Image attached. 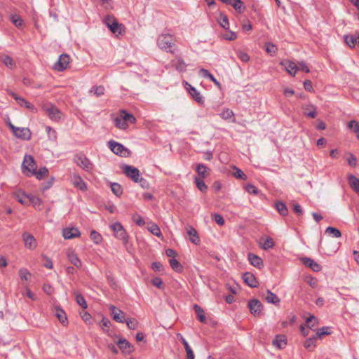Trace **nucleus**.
<instances>
[{"mask_svg": "<svg viewBox=\"0 0 359 359\" xmlns=\"http://www.w3.org/2000/svg\"><path fill=\"white\" fill-rule=\"evenodd\" d=\"M122 170L123 173L135 182H138L143 180L140 177V170L137 168L128 165H124L122 166Z\"/></svg>", "mask_w": 359, "mask_h": 359, "instance_id": "obj_6", "label": "nucleus"}, {"mask_svg": "<svg viewBox=\"0 0 359 359\" xmlns=\"http://www.w3.org/2000/svg\"><path fill=\"white\" fill-rule=\"evenodd\" d=\"M62 236L65 239H72L80 236V231L77 228H65L62 230Z\"/></svg>", "mask_w": 359, "mask_h": 359, "instance_id": "obj_19", "label": "nucleus"}, {"mask_svg": "<svg viewBox=\"0 0 359 359\" xmlns=\"http://www.w3.org/2000/svg\"><path fill=\"white\" fill-rule=\"evenodd\" d=\"M7 126L17 138L22 140H29L31 138L32 133L28 128L15 127L11 121L7 122Z\"/></svg>", "mask_w": 359, "mask_h": 359, "instance_id": "obj_3", "label": "nucleus"}, {"mask_svg": "<svg viewBox=\"0 0 359 359\" xmlns=\"http://www.w3.org/2000/svg\"><path fill=\"white\" fill-rule=\"evenodd\" d=\"M186 64L182 58L177 60V64L175 65L176 69L180 72H183L186 69Z\"/></svg>", "mask_w": 359, "mask_h": 359, "instance_id": "obj_63", "label": "nucleus"}, {"mask_svg": "<svg viewBox=\"0 0 359 359\" xmlns=\"http://www.w3.org/2000/svg\"><path fill=\"white\" fill-rule=\"evenodd\" d=\"M243 281L246 285L250 286V287H257L258 282L257 281L255 276L249 272H246L243 275Z\"/></svg>", "mask_w": 359, "mask_h": 359, "instance_id": "obj_20", "label": "nucleus"}, {"mask_svg": "<svg viewBox=\"0 0 359 359\" xmlns=\"http://www.w3.org/2000/svg\"><path fill=\"white\" fill-rule=\"evenodd\" d=\"M10 95L16 100L18 104H20L21 107H24L27 109H29L32 112L37 111L36 107L23 97L18 96L17 94L13 92H11Z\"/></svg>", "mask_w": 359, "mask_h": 359, "instance_id": "obj_11", "label": "nucleus"}, {"mask_svg": "<svg viewBox=\"0 0 359 359\" xmlns=\"http://www.w3.org/2000/svg\"><path fill=\"white\" fill-rule=\"evenodd\" d=\"M348 128L352 130L355 134L359 133V123L357 121L352 120L348 123Z\"/></svg>", "mask_w": 359, "mask_h": 359, "instance_id": "obj_56", "label": "nucleus"}, {"mask_svg": "<svg viewBox=\"0 0 359 359\" xmlns=\"http://www.w3.org/2000/svg\"><path fill=\"white\" fill-rule=\"evenodd\" d=\"M259 245L265 250L272 248L274 246V242L271 237L261 238L259 240Z\"/></svg>", "mask_w": 359, "mask_h": 359, "instance_id": "obj_26", "label": "nucleus"}, {"mask_svg": "<svg viewBox=\"0 0 359 359\" xmlns=\"http://www.w3.org/2000/svg\"><path fill=\"white\" fill-rule=\"evenodd\" d=\"M194 309L196 313L197 314L198 319L201 323H206V318L204 314V311L203 310V309L197 304H195L194 306Z\"/></svg>", "mask_w": 359, "mask_h": 359, "instance_id": "obj_39", "label": "nucleus"}, {"mask_svg": "<svg viewBox=\"0 0 359 359\" xmlns=\"http://www.w3.org/2000/svg\"><path fill=\"white\" fill-rule=\"evenodd\" d=\"M29 195H27L22 190H17L13 193V197L15 200H17L19 203L24 205H28V202Z\"/></svg>", "mask_w": 359, "mask_h": 359, "instance_id": "obj_18", "label": "nucleus"}, {"mask_svg": "<svg viewBox=\"0 0 359 359\" xmlns=\"http://www.w3.org/2000/svg\"><path fill=\"white\" fill-rule=\"evenodd\" d=\"M344 41L349 47L353 48L356 44H359V34L345 35Z\"/></svg>", "mask_w": 359, "mask_h": 359, "instance_id": "obj_24", "label": "nucleus"}, {"mask_svg": "<svg viewBox=\"0 0 359 359\" xmlns=\"http://www.w3.org/2000/svg\"><path fill=\"white\" fill-rule=\"evenodd\" d=\"M48 174V170L46 168H41L38 171L36 170L32 175H34L38 180H42Z\"/></svg>", "mask_w": 359, "mask_h": 359, "instance_id": "obj_44", "label": "nucleus"}, {"mask_svg": "<svg viewBox=\"0 0 359 359\" xmlns=\"http://www.w3.org/2000/svg\"><path fill=\"white\" fill-rule=\"evenodd\" d=\"M111 189L114 194L116 196H121L123 194V189L121 186L116 182L111 183Z\"/></svg>", "mask_w": 359, "mask_h": 359, "instance_id": "obj_48", "label": "nucleus"}, {"mask_svg": "<svg viewBox=\"0 0 359 359\" xmlns=\"http://www.w3.org/2000/svg\"><path fill=\"white\" fill-rule=\"evenodd\" d=\"M29 200L28 205L32 204L34 208L41 210L42 201L39 197L34 195H29Z\"/></svg>", "mask_w": 359, "mask_h": 359, "instance_id": "obj_34", "label": "nucleus"}, {"mask_svg": "<svg viewBox=\"0 0 359 359\" xmlns=\"http://www.w3.org/2000/svg\"><path fill=\"white\" fill-rule=\"evenodd\" d=\"M0 61L6 65L7 67L10 69H13L15 67V62L13 60L11 57L7 55H2L0 56Z\"/></svg>", "mask_w": 359, "mask_h": 359, "instance_id": "obj_28", "label": "nucleus"}, {"mask_svg": "<svg viewBox=\"0 0 359 359\" xmlns=\"http://www.w3.org/2000/svg\"><path fill=\"white\" fill-rule=\"evenodd\" d=\"M317 338H315V337H312V338H309L307 339L305 342H304V347L307 349H309L311 348V347H315L316 346V344H314V341Z\"/></svg>", "mask_w": 359, "mask_h": 359, "instance_id": "obj_64", "label": "nucleus"}, {"mask_svg": "<svg viewBox=\"0 0 359 359\" xmlns=\"http://www.w3.org/2000/svg\"><path fill=\"white\" fill-rule=\"evenodd\" d=\"M236 55L243 62H248L250 59L249 55L242 50L237 51Z\"/></svg>", "mask_w": 359, "mask_h": 359, "instance_id": "obj_54", "label": "nucleus"}, {"mask_svg": "<svg viewBox=\"0 0 359 359\" xmlns=\"http://www.w3.org/2000/svg\"><path fill=\"white\" fill-rule=\"evenodd\" d=\"M348 181L350 187L358 194H359V179L353 175L348 176Z\"/></svg>", "mask_w": 359, "mask_h": 359, "instance_id": "obj_32", "label": "nucleus"}, {"mask_svg": "<svg viewBox=\"0 0 359 359\" xmlns=\"http://www.w3.org/2000/svg\"><path fill=\"white\" fill-rule=\"evenodd\" d=\"M116 344L121 351L130 352V350H128V348H130V344L126 339H121Z\"/></svg>", "mask_w": 359, "mask_h": 359, "instance_id": "obj_41", "label": "nucleus"}, {"mask_svg": "<svg viewBox=\"0 0 359 359\" xmlns=\"http://www.w3.org/2000/svg\"><path fill=\"white\" fill-rule=\"evenodd\" d=\"M199 75L203 78L208 79L212 81L218 88H221V83L215 78V76L207 69L201 68L199 70Z\"/></svg>", "mask_w": 359, "mask_h": 359, "instance_id": "obj_22", "label": "nucleus"}, {"mask_svg": "<svg viewBox=\"0 0 359 359\" xmlns=\"http://www.w3.org/2000/svg\"><path fill=\"white\" fill-rule=\"evenodd\" d=\"M71 182L76 188L83 191H86L87 185L79 175H74L72 177Z\"/></svg>", "mask_w": 359, "mask_h": 359, "instance_id": "obj_17", "label": "nucleus"}, {"mask_svg": "<svg viewBox=\"0 0 359 359\" xmlns=\"http://www.w3.org/2000/svg\"><path fill=\"white\" fill-rule=\"evenodd\" d=\"M272 344L280 349L285 348L287 344L285 337L283 335H277L276 339L273 340Z\"/></svg>", "mask_w": 359, "mask_h": 359, "instance_id": "obj_27", "label": "nucleus"}, {"mask_svg": "<svg viewBox=\"0 0 359 359\" xmlns=\"http://www.w3.org/2000/svg\"><path fill=\"white\" fill-rule=\"evenodd\" d=\"M228 4L231 5L236 11H241L243 2L241 0H229Z\"/></svg>", "mask_w": 359, "mask_h": 359, "instance_id": "obj_60", "label": "nucleus"}, {"mask_svg": "<svg viewBox=\"0 0 359 359\" xmlns=\"http://www.w3.org/2000/svg\"><path fill=\"white\" fill-rule=\"evenodd\" d=\"M325 233L334 238H339L341 236V231L339 229L332 226H329L326 229Z\"/></svg>", "mask_w": 359, "mask_h": 359, "instance_id": "obj_47", "label": "nucleus"}, {"mask_svg": "<svg viewBox=\"0 0 359 359\" xmlns=\"http://www.w3.org/2000/svg\"><path fill=\"white\" fill-rule=\"evenodd\" d=\"M265 50L266 51L271 54V55H274L277 51L276 46L271 43H266L265 44Z\"/></svg>", "mask_w": 359, "mask_h": 359, "instance_id": "obj_57", "label": "nucleus"}, {"mask_svg": "<svg viewBox=\"0 0 359 359\" xmlns=\"http://www.w3.org/2000/svg\"><path fill=\"white\" fill-rule=\"evenodd\" d=\"M233 175L237 179L246 180V175L238 168L233 167Z\"/></svg>", "mask_w": 359, "mask_h": 359, "instance_id": "obj_52", "label": "nucleus"}, {"mask_svg": "<svg viewBox=\"0 0 359 359\" xmlns=\"http://www.w3.org/2000/svg\"><path fill=\"white\" fill-rule=\"evenodd\" d=\"M306 323L308 324V327L311 329L315 327L318 323V319L314 316H311L306 319Z\"/></svg>", "mask_w": 359, "mask_h": 359, "instance_id": "obj_62", "label": "nucleus"}, {"mask_svg": "<svg viewBox=\"0 0 359 359\" xmlns=\"http://www.w3.org/2000/svg\"><path fill=\"white\" fill-rule=\"evenodd\" d=\"M302 260L305 266L310 267L315 272H318L322 269L321 266L319 264H318L311 258L304 257L302 258Z\"/></svg>", "mask_w": 359, "mask_h": 359, "instance_id": "obj_21", "label": "nucleus"}, {"mask_svg": "<svg viewBox=\"0 0 359 359\" xmlns=\"http://www.w3.org/2000/svg\"><path fill=\"white\" fill-rule=\"evenodd\" d=\"M22 168L27 170L30 173L34 172L36 170V163L33 157L30 155H25L22 162Z\"/></svg>", "mask_w": 359, "mask_h": 359, "instance_id": "obj_12", "label": "nucleus"}, {"mask_svg": "<svg viewBox=\"0 0 359 359\" xmlns=\"http://www.w3.org/2000/svg\"><path fill=\"white\" fill-rule=\"evenodd\" d=\"M74 161L86 172H91L94 168L93 163L83 154H76L74 157Z\"/></svg>", "mask_w": 359, "mask_h": 359, "instance_id": "obj_5", "label": "nucleus"}, {"mask_svg": "<svg viewBox=\"0 0 359 359\" xmlns=\"http://www.w3.org/2000/svg\"><path fill=\"white\" fill-rule=\"evenodd\" d=\"M67 258L69 261L76 267L78 269H80L82 266V262L79 258L76 253H75L74 251H69L67 254Z\"/></svg>", "mask_w": 359, "mask_h": 359, "instance_id": "obj_23", "label": "nucleus"}, {"mask_svg": "<svg viewBox=\"0 0 359 359\" xmlns=\"http://www.w3.org/2000/svg\"><path fill=\"white\" fill-rule=\"evenodd\" d=\"M329 327H323L320 328L318 332H316L315 335V338L320 339L323 335L330 334V332L328 331Z\"/></svg>", "mask_w": 359, "mask_h": 359, "instance_id": "obj_58", "label": "nucleus"}, {"mask_svg": "<svg viewBox=\"0 0 359 359\" xmlns=\"http://www.w3.org/2000/svg\"><path fill=\"white\" fill-rule=\"evenodd\" d=\"M147 229L153 235L161 237L162 236L161 231L158 226L155 223H150L148 224Z\"/></svg>", "mask_w": 359, "mask_h": 359, "instance_id": "obj_38", "label": "nucleus"}, {"mask_svg": "<svg viewBox=\"0 0 359 359\" xmlns=\"http://www.w3.org/2000/svg\"><path fill=\"white\" fill-rule=\"evenodd\" d=\"M248 308L250 313L253 316H257L261 313L263 306L259 300L253 299L248 302Z\"/></svg>", "mask_w": 359, "mask_h": 359, "instance_id": "obj_13", "label": "nucleus"}, {"mask_svg": "<svg viewBox=\"0 0 359 359\" xmlns=\"http://www.w3.org/2000/svg\"><path fill=\"white\" fill-rule=\"evenodd\" d=\"M185 86L194 100H196L199 104H203L204 99L203 97L201 95L200 92H198L188 82H185Z\"/></svg>", "mask_w": 359, "mask_h": 359, "instance_id": "obj_14", "label": "nucleus"}, {"mask_svg": "<svg viewBox=\"0 0 359 359\" xmlns=\"http://www.w3.org/2000/svg\"><path fill=\"white\" fill-rule=\"evenodd\" d=\"M263 297L268 303L276 304L280 302L278 297L270 290H267L265 294H263Z\"/></svg>", "mask_w": 359, "mask_h": 359, "instance_id": "obj_29", "label": "nucleus"}, {"mask_svg": "<svg viewBox=\"0 0 359 359\" xmlns=\"http://www.w3.org/2000/svg\"><path fill=\"white\" fill-rule=\"evenodd\" d=\"M120 113L125 121V123H135L136 122V118L133 114L128 113L125 110H121Z\"/></svg>", "mask_w": 359, "mask_h": 359, "instance_id": "obj_40", "label": "nucleus"}, {"mask_svg": "<svg viewBox=\"0 0 359 359\" xmlns=\"http://www.w3.org/2000/svg\"><path fill=\"white\" fill-rule=\"evenodd\" d=\"M90 237L95 244H99L102 240V236L95 230L90 232Z\"/></svg>", "mask_w": 359, "mask_h": 359, "instance_id": "obj_51", "label": "nucleus"}, {"mask_svg": "<svg viewBox=\"0 0 359 359\" xmlns=\"http://www.w3.org/2000/svg\"><path fill=\"white\" fill-rule=\"evenodd\" d=\"M55 316L63 325H67L68 320H67V315L64 310H62L60 307H56Z\"/></svg>", "mask_w": 359, "mask_h": 359, "instance_id": "obj_30", "label": "nucleus"}, {"mask_svg": "<svg viewBox=\"0 0 359 359\" xmlns=\"http://www.w3.org/2000/svg\"><path fill=\"white\" fill-rule=\"evenodd\" d=\"M114 123L116 127L121 130H125L128 127V124L125 123L121 114L119 116L114 118Z\"/></svg>", "mask_w": 359, "mask_h": 359, "instance_id": "obj_37", "label": "nucleus"}, {"mask_svg": "<svg viewBox=\"0 0 359 359\" xmlns=\"http://www.w3.org/2000/svg\"><path fill=\"white\" fill-rule=\"evenodd\" d=\"M74 294L75 295L76 301L83 309H86L88 307L86 301L83 296L77 292H74Z\"/></svg>", "mask_w": 359, "mask_h": 359, "instance_id": "obj_45", "label": "nucleus"}, {"mask_svg": "<svg viewBox=\"0 0 359 359\" xmlns=\"http://www.w3.org/2000/svg\"><path fill=\"white\" fill-rule=\"evenodd\" d=\"M25 246L29 250H34L37 246L35 238L28 232H24L22 235Z\"/></svg>", "mask_w": 359, "mask_h": 359, "instance_id": "obj_10", "label": "nucleus"}, {"mask_svg": "<svg viewBox=\"0 0 359 359\" xmlns=\"http://www.w3.org/2000/svg\"><path fill=\"white\" fill-rule=\"evenodd\" d=\"M42 109L52 121H58L61 118V111L52 103L47 102L43 104Z\"/></svg>", "mask_w": 359, "mask_h": 359, "instance_id": "obj_4", "label": "nucleus"}, {"mask_svg": "<svg viewBox=\"0 0 359 359\" xmlns=\"http://www.w3.org/2000/svg\"><path fill=\"white\" fill-rule=\"evenodd\" d=\"M11 21L17 27H21L22 26L23 21L22 18L18 15H12L11 16Z\"/></svg>", "mask_w": 359, "mask_h": 359, "instance_id": "obj_53", "label": "nucleus"}, {"mask_svg": "<svg viewBox=\"0 0 359 359\" xmlns=\"http://www.w3.org/2000/svg\"><path fill=\"white\" fill-rule=\"evenodd\" d=\"M170 264L172 269L176 272H181L182 270V265L175 259H170Z\"/></svg>", "mask_w": 359, "mask_h": 359, "instance_id": "obj_49", "label": "nucleus"}, {"mask_svg": "<svg viewBox=\"0 0 359 359\" xmlns=\"http://www.w3.org/2000/svg\"><path fill=\"white\" fill-rule=\"evenodd\" d=\"M46 133H47L49 140H56V138H57L56 132L54 129H53L50 126H47L46 128Z\"/></svg>", "mask_w": 359, "mask_h": 359, "instance_id": "obj_61", "label": "nucleus"}, {"mask_svg": "<svg viewBox=\"0 0 359 359\" xmlns=\"http://www.w3.org/2000/svg\"><path fill=\"white\" fill-rule=\"evenodd\" d=\"M104 23L111 32L115 34H121L123 32V26L117 22L112 18L107 17L104 19Z\"/></svg>", "mask_w": 359, "mask_h": 359, "instance_id": "obj_8", "label": "nucleus"}, {"mask_svg": "<svg viewBox=\"0 0 359 359\" xmlns=\"http://www.w3.org/2000/svg\"><path fill=\"white\" fill-rule=\"evenodd\" d=\"M110 228L114 232V236L118 240H121L124 245L128 243V235L123 225L118 222H114L110 224Z\"/></svg>", "mask_w": 359, "mask_h": 359, "instance_id": "obj_2", "label": "nucleus"}, {"mask_svg": "<svg viewBox=\"0 0 359 359\" xmlns=\"http://www.w3.org/2000/svg\"><path fill=\"white\" fill-rule=\"evenodd\" d=\"M104 92H105V89L103 86H94L89 90V93L90 94H93L97 97H99L103 95L104 94Z\"/></svg>", "mask_w": 359, "mask_h": 359, "instance_id": "obj_35", "label": "nucleus"}, {"mask_svg": "<svg viewBox=\"0 0 359 359\" xmlns=\"http://www.w3.org/2000/svg\"><path fill=\"white\" fill-rule=\"evenodd\" d=\"M128 327L130 330H135L137 327L138 322L135 318H128L126 320Z\"/></svg>", "mask_w": 359, "mask_h": 359, "instance_id": "obj_55", "label": "nucleus"}, {"mask_svg": "<svg viewBox=\"0 0 359 359\" xmlns=\"http://www.w3.org/2000/svg\"><path fill=\"white\" fill-rule=\"evenodd\" d=\"M218 22L220 25L225 29H228L229 27V19L227 16L223 13H220L218 18Z\"/></svg>", "mask_w": 359, "mask_h": 359, "instance_id": "obj_43", "label": "nucleus"}, {"mask_svg": "<svg viewBox=\"0 0 359 359\" xmlns=\"http://www.w3.org/2000/svg\"><path fill=\"white\" fill-rule=\"evenodd\" d=\"M248 259L250 264L257 269H261L264 266L262 259L257 255L250 253L248 254Z\"/></svg>", "mask_w": 359, "mask_h": 359, "instance_id": "obj_25", "label": "nucleus"}, {"mask_svg": "<svg viewBox=\"0 0 359 359\" xmlns=\"http://www.w3.org/2000/svg\"><path fill=\"white\" fill-rule=\"evenodd\" d=\"M157 44L159 48L171 53H175L176 48L175 38L170 34H161L158 36Z\"/></svg>", "mask_w": 359, "mask_h": 359, "instance_id": "obj_1", "label": "nucleus"}, {"mask_svg": "<svg viewBox=\"0 0 359 359\" xmlns=\"http://www.w3.org/2000/svg\"><path fill=\"white\" fill-rule=\"evenodd\" d=\"M208 168L203 164H198L196 166V171L201 177L205 179L208 176Z\"/></svg>", "mask_w": 359, "mask_h": 359, "instance_id": "obj_36", "label": "nucleus"}, {"mask_svg": "<svg viewBox=\"0 0 359 359\" xmlns=\"http://www.w3.org/2000/svg\"><path fill=\"white\" fill-rule=\"evenodd\" d=\"M219 115L222 117V118H223L224 120H229L233 117L234 114L231 109L226 108V109H224L220 113Z\"/></svg>", "mask_w": 359, "mask_h": 359, "instance_id": "obj_50", "label": "nucleus"}, {"mask_svg": "<svg viewBox=\"0 0 359 359\" xmlns=\"http://www.w3.org/2000/svg\"><path fill=\"white\" fill-rule=\"evenodd\" d=\"M280 65L283 66L285 70L293 76L296 74V72L298 70V66L294 62L290 60H283L280 62Z\"/></svg>", "mask_w": 359, "mask_h": 359, "instance_id": "obj_16", "label": "nucleus"}, {"mask_svg": "<svg viewBox=\"0 0 359 359\" xmlns=\"http://www.w3.org/2000/svg\"><path fill=\"white\" fill-rule=\"evenodd\" d=\"M109 310L111 311V315L113 317V319L118 323H123L125 320L124 313L116 308V306L111 305L109 306Z\"/></svg>", "mask_w": 359, "mask_h": 359, "instance_id": "obj_15", "label": "nucleus"}, {"mask_svg": "<svg viewBox=\"0 0 359 359\" xmlns=\"http://www.w3.org/2000/svg\"><path fill=\"white\" fill-rule=\"evenodd\" d=\"M110 149L116 155L126 157L129 154V151L122 144L114 140L108 142Z\"/></svg>", "mask_w": 359, "mask_h": 359, "instance_id": "obj_7", "label": "nucleus"}, {"mask_svg": "<svg viewBox=\"0 0 359 359\" xmlns=\"http://www.w3.org/2000/svg\"><path fill=\"white\" fill-rule=\"evenodd\" d=\"M187 234L190 236V241L196 245L200 243V238L198 236L196 230L192 227L189 226L187 229Z\"/></svg>", "mask_w": 359, "mask_h": 359, "instance_id": "obj_31", "label": "nucleus"}, {"mask_svg": "<svg viewBox=\"0 0 359 359\" xmlns=\"http://www.w3.org/2000/svg\"><path fill=\"white\" fill-rule=\"evenodd\" d=\"M69 61L70 58L68 55L62 54L54 64L53 69L58 72H62L67 68Z\"/></svg>", "mask_w": 359, "mask_h": 359, "instance_id": "obj_9", "label": "nucleus"}, {"mask_svg": "<svg viewBox=\"0 0 359 359\" xmlns=\"http://www.w3.org/2000/svg\"><path fill=\"white\" fill-rule=\"evenodd\" d=\"M19 275L22 280H27L31 274L27 269L22 268L20 269Z\"/></svg>", "mask_w": 359, "mask_h": 359, "instance_id": "obj_59", "label": "nucleus"}, {"mask_svg": "<svg viewBox=\"0 0 359 359\" xmlns=\"http://www.w3.org/2000/svg\"><path fill=\"white\" fill-rule=\"evenodd\" d=\"M195 184L197 188L202 192H206L208 190V186L205 184L203 179H200L198 177H196L194 179Z\"/></svg>", "mask_w": 359, "mask_h": 359, "instance_id": "obj_42", "label": "nucleus"}, {"mask_svg": "<svg viewBox=\"0 0 359 359\" xmlns=\"http://www.w3.org/2000/svg\"><path fill=\"white\" fill-rule=\"evenodd\" d=\"M276 208L278 212L283 216H285L287 214V208L285 203L280 201H278L275 204Z\"/></svg>", "mask_w": 359, "mask_h": 359, "instance_id": "obj_46", "label": "nucleus"}, {"mask_svg": "<svg viewBox=\"0 0 359 359\" xmlns=\"http://www.w3.org/2000/svg\"><path fill=\"white\" fill-rule=\"evenodd\" d=\"M304 114L306 116L314 118L316 116V107L313 104L305 105L303 107Z\"/></svg>", "mask_w": 359, "mask_h": 359, "instance_id": "obj_33", "label": "nucleus"}]
</instances>
